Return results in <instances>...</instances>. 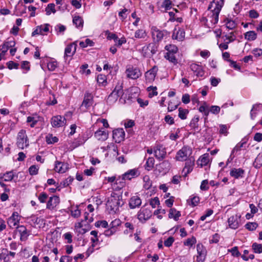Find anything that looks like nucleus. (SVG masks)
<instances>
[{
    "mask_svg": "<svg viewBox=\"0 0 262 262\" xmlns=\"http://www.w3.org/2000/svg\"><path fill=\"white\" fill-rule=\"evenodd\" d=\"M196 243V239L195 237L192 236L191 238H187L184 243V245L188 247H192Z\"/></svg>",
    "mask_w": 262,
    "mask_h": 262,
    "instance_id": "49",
    "label": "nucleus"
},
{
    "mask_svg": "<svg viewBox=\"0 0 262 262\" xmlns=\"http://www.w3.org/2000/svg\"><path fill=\"white\" fill-rule=\"evenodd\" d=\"M199 111L200 112L203 114L204 116L205 117V119H206L209 113V107L206 102H204L203 105L200 106Z\"/></svg>",
    "mask_w": 262,
    "mask_h": 262,
    "instance_id": "33",
    "label": "nucleus"
},
{
    "mask_svg": "<svg viewBox=\"0 0 262 262\" xmlns=\"http://www.w3.org/2000/svg\"><path fill=\"white\" fill-rule=\"evenodd\" d=\"M236 24L234 21L231 19H227V21L226 23V27L232 30L236 27Z\"/></svg>",
    "mask_w": 262,
    "mask_h": 262,
    "instance_id": "57",
    "label": "nucleus"
},
{
    "mask_svg": "<svg viewBox=\"0 0 262 262\" xmlns=\"http://www.w3.org/2000/svg\"><path fill=\"white\" fill-rule=\"evenodd\" d=\"M154 154L156 158L159 160L163 159L166 154L165 148L162 145H157L154 148Z\"/></svg>",
    "mask_w": 262,
    "mask_h": 262,
    "instance_id": "18",
    "label": "nucleus"
},
{
    "mask_svg": "<svg viewBox=\"0 0 262 262\" xmlns=\"http://www.w3.org/2000/svg\"><path fill=\"white\" fill-rule=\"evenodd\" d=\"M147 90L149 92L148 95L149 97H152L158 95V92L157 91V89L156 86H149Z\"/></svg>",
    "mask_w": 262,
    "mask_h": 262,
    "instance_id": "52",
    "label": "nucleus"
},
{
    "mask_svg": "<svg viewBox=\"0 0 262 262\" xmlns=\"http://www.w3.org/2000/svg\"><path fill=\"white\" fill-rule=\"evenodd\" d=\"M142 203L141 199L138 196H132L129 202V206L131 209H134L139 207Z\"/></svg>",
    "mask_w": 262,
    "mask_h": 262,
    "instance_id": "26",
    "label": "nucleus"
},
{
    "mask_svg": "<svg viewBox=\"0 0 262 262\" xmlns=\"http://www.w3.org/2000/svg\"><path fill=\"white\" fill-rule=\"evenodd\" d=\"M200 202V198L198 196L192 195L190 196L189 199L187 200L188 203L192 206H195Z\"/></svg>",
    "mask_w": 262,
    "mask_h": 262,
    "instance_id": "41",
    "label": "nucleus"
},
{
    "mask_svg": "<svg viewBox=\"0 0 262 262\" xmlns=\"http://www.w3.org/2000/svg\"><path fill=\"white\" fill-rule=\"evenodd\" d=\"M224 0H213L209 4L206 17V25L208 28L214 27L219 21V15L224 5Z\"/></svg>",
    "mask_w": 262,
    "mask_h": 262,
    "instance_id": "1",
    "label": "nucleus"
},
{
    "mask_svg": "<svg viewBox=\"0 0 262 262\" xmlns=\"http://www.w3.org/2000/svg\"><path fill=\"white\" fill-rule=\"evenodd\" d=\"M4 181L6 182L11 181L14 178V174L12 171H8L3 174Z\"/></svg>",
    "mask_w": 262,
    "mask_h": 262,
    "instance_id": "53",
    "label": "nucleus"
},
{
    "mask_svg": "<svg viewBox=\"0 0 262 262\" xmlns=\"http://www.w3.org/2000/svg\"><path fill=\"white\" fill-rule=\"evenodd\" d=\"M125 133L123 128L115 129L113 133V138L116 142L120 143L124 139Z\"/></svg>",
    "mask_w": 262,
    "mask_h": 262,
    "instance_id": "17",
    "label": "nucleus"
},
{
    "mask_svg": "<svg viewBox=\"0 0 262 262\" xmlns=\"http://www.w3.org/2000/svg\"><path fill=\"white\" fill-rule=\"evenodd\" d=\"M46 141L48 144H53L58 141L57 137L53 136L52 134L48 135L46 137Z\"/></svg>",
    "mask_w": 262,
    "mask_h": 262,
    "instance_id": "45",
    "label": "nucleus"
},
{
    "mask_svg": "<svg viewBox=\"0 0 262 262\" xmlns=\"http://www.w3.org/2000/svg\"><path fill=\"white\" fill-rule=\"evenodd\" d=\"M94 45V42L90 39H86L84 41H80L79 45L81 48H86L88 46L92 47Z\"/></svg>",
    "mask_w": 262,
    "mask_h": 262,
    "instance_id": "48",
    "label": "nucleus"
},
{
    "mask_svg": "<svg viewBox=\"0 0 262 262\" xmlns=\"http://www.w3.org/2000/svg\"><path fill=\"white\" fill-rule=\"evenodd\" d=\"M48 69L50 71H54L57 67V62L55 61H51L48 63Z\"/></svg>",
    "mask_w": 262,
    "mask_h": 262,
    "instance_id": "59",
    "label": "nucleus"
},
{
    "mask_svg": "<svg viewBox=\"0 0 262 262\" xmlns=\"http://www.w3.org/2000/svg\"><path fill=\"white\" fill-rule=\"evenodd\" d=\"M151 30L152 37L156 41H161L165 36L167 35V32L166 30H161L156 27H152Z\"/></svg>",
    "mask_w": 262,
    "mask_h": 262,
    "instance_id": "6",
    "label": "nucleus"
},
{
    "mask_svg": "<svg viewBox=\"0 0 262 262\" xmlns=\"http://www.w3.org/2000/svg\"><path fill=\"white\" fill-rule=\"evenodd\" d=\"M43 120L42 117L36 114H33L27 117V123L31 127H34L38 122H41Z\"/></svg>",
    "mask_w": 262,
    "mask_h": 262,
    "instance_id": "11",
    "label": "nucleus"
},
{
    "mask_svg": "<svg viewBox=\"0 0 262 262\" xmlns=\"http://www.w3.org/2000/svg\"><path fill=\"white\" fill-rule=\"evenodd\" d=\"M253 166L256 168H259L262 166V152L257 156L253 163Z\"/></svg>",
    "mask_w": 262,
    "mask_h": 262,
    "instance_id": "42",
    "label": "nucleus"
},
{
    "mask_svg": "<svg viewBox=\"0 0 262 262\" xmlns=\"http://www.w3.org/2000/svg\"><path fill=\"white\" fill-rule=\"evenodd\" d=\"M105 180L107 181L108 183H114V184H119V186H118V188L120 189L122 187H124L125 185L124 182L121 181L120 177L118 178H116L115 176H112V177H106Z\"/></svg>",
    "mask_w": 262,
    "mask_h": 262,
    "instance_id": "27",
    "label": "nucleus"
},
{
    "mask_svg": "<svg viewBox=\"0 0 262 262\" xmlns=\"http://www.w3.org/2000/svg\"><path fill=\"white\" fill-rule=\"evenodd\" d=\"M223 38H224V41H227V43H230L233 42L236 39V36L234 35L233 32H231L229 34H227L224 36H223Z\"/></svg>",
    "mask_w": 262,
    "mask_h": 262,
    "instance_id": "35",
    "label": "nucleus"
},
{
    "mask_svg": "<svg viewBox=\"0 0 262 262\" xmlns=\"http://www.w3.org/2000/svg\"><path fill=\"white\" fill-rule=\"evenodd\" d=\"M181 216V213L180 211H177L175 208H171L169 210V213L168 216L169 218H172L175 221H178L179 217Z\"/></svg>",
    "mask_w": 262,
    "mask_h": 262,
    "instance_id": "31",
    "label": "nucleus"
},
{
    "mask_svg": "<svg viewBox=\"0 0 262 262\" xmlns=\"http://www.w3.org/2000/svg\"><path fill=\"white\" fill-rule=\"evenodd\" d=\"M256 37L257 34L253 31H248L245 34V39L249 41L254 40Z\"/></svg>",
    "mask_w": 262,
    "mask_h": 262,
    "instance_id": "38",
    "label": "nucleus"
},
{
    "mask_svg": "<svg viewBox=\"0 0 262 262\" xmlns=\"http://www.w3.org/2000/svg\"><path fill=\"white\" fill-rule=\"evenodd\" d=\"M191 148L188 146H184L177 152L176 159L179 161H185L191 157Z\"/></svg>",
    "mask_w": 262,
    "mask_h": 262,
    "instance_id": "5",
    "label": "nucleus"
},
{
    "mask_svg": "<svg viewBox=\"0 0 262 262\" xmlns=\"http://www.w3.org/2000/svg\"><path fill=\"white\" fill-rule=\"evenodd\" d=\"M117 231L116 229H114L113 228L110 227L109 229L106 230L104 231V234L106 236L109 237L115 234Z\"/></svg>",
    "mask_w": 262,
    "mask_h": 262,
    "instance_id": "64",
    "label": "nucleus"
},
{
    "mask_svg": "<svg viewBox=\"0 0 262 262\" xmlns=\"http://www.w3.org/2000/svg\"><path fill=\"white\" fill-rule=\"evenodd\" d=\"M165 48L167 51V53L175 54L178 51L177 47L174 45H167Z\"/></svg>",
    "mask_w": 262,
    "mask_h": 262,
    "instance_id": "47",
    "label": "nucleus"
},
{
    "mask_svg": "<svg viewBox=\"0 0 262 262\" xmlns=\"http://www.w3.org/2000/svg\"><path fill=\"white\" fill-rule=\"evenodd\" d=\"M162 7L166 10H169L172 7V2L170 0H164L162 4Z\"/></svg>",
    "mask_w": 262,
    "mask_h": 262,
    "instance_id": "55",
    "label": "nucleus"
},
{
    "mask_svg": "<svg viewBox=\"0 0 262 262\" xmlns=\"http://www.w3.org/2000/svg\"><path fill=\"white\" fill-rule=\"evenodd\" d=\"M66 119L60 115L53 116L51 119V124L53 127L59 128L66 125Z\"/></svg>",
    "mask_w": 262,
    "mask_h": 262,
    "instance_id": "7",
    "label": "nucleus"
},
{
    "mask_svg": "<svg viewBox=\"0 0 262 262\" xmlns=\"http://www.w3.org/2000/svg\"><path fill=\"white\" fill-rule=\"evenodd\" d=\"M55 31L57 32V33H62L63 34L64 31L66 29V26L61 25L58 24L55 27Z\"/></svg>",
    "mask_w": 262,
    "mask_h": 262,
    "instance_id": "61",
    "label": "nucleus"
},
{
    "mask_svg": "<svg viewBox=\"0 0 262 262\" xmlns=\"http://www.w3.org/2000/svg\"><path fill=\"white\" fill-rule=\"evenodd\" d=\"M19 220L20 216L18 213L16 212H14L12 215L9 217L7 223L10 228H13L18 225Z\"/></svg>",
    "mask_w": 262,
    "mask_h": 262,
    "instance_id": "15",
    "label": "nucleus"
},
{
    "mask_svg": "<svg viewBox=\"0 0 262 262\" xmlns=\"http://www.w3.org/2000/svg\"><path fill=\"white\" fill-rule=\"evenodd\" d=\"M165 57L170 62L174 64L177 63V59H176L174 54L167 53L165 55Z\"/></svg>",
    "mask_w": 262,
    "mask_h": 262,
    "instance_id": "50",
    "label": "nucleus"
},
{
    "mask_svg": "<svg viewBox=\"0 0 262 262\" xmlns=\"http://www.w3.org/2000/svg\"><path fill=\"white\" fill-rule=\"evenodd\" d=\"M185 32L183 29L180 28H178V29H177L176 28L173 30L172 38L179 41H182L185 38Z\"/></svg>",
    "mask_w": 262,
    "mask_h": 262,
    "instance_id": "24",
    "label": "nucleus"
},
{
    "mask_svg": "<svg viewBox=\"0 0 262 262\" xmlns=\"http://www.w3.org/2000/svg\"><path fill=\"white\" fill-rule=\"evenodd\" d=\"M245 170L242 168H232L230 171V175L234 179L243 178L244 176Z\"/></svg>",
    "mask_w": 262,
    "mask_h": 262,
    "instance_id": "23",
    "label": "nucleus"
},
{
    "mask_svg": "<svg viewBox=\"0 0 262 262\" xmlns=\"http://www.w3.org/2000/svg\"><path fill=\"white\" fill-rule=\"evenodd\" d=\"M54 170L56 172L60 173L66 172L69 168L67 163L56 161L54 164Z\"/></svg>",
    "mask_w": 262,
    "mask_h": 262,
    "instance_id": "10",
    "label": "nucleus"
},
{
    "mask_svg": "<svg viewBox=\"0 0 262 262\" xmlns=\"http://www.w3.org/2000/svg\"><path fill=\"white\" fill-rule=\"evenodd\" d=\"M179 114L178 116L182 120L186 119L187 115L189 113V111L187 109H183L182 107L179 108Z\"/></svg>",
    "mask_w": 262,
    "mask_h": 262,
    "instance_id": "44",
    "label": "nucleus"
},
{
    "mask_svg": "<svg viewBox=\"0 0 262 262\" xmlns=\"http://www.w3.org/2000/svg\"><path fill=\"white\" fill-rule=\"evenodd\" d=\"M151 216V213L149 209L147 208L141 209L138 213V219L141 222H145Z\"/></svg>",
    "mask_w": 262,
    "mask_h": 262,
    "instance_id": "16",
    "label": "nucleus"
},
{
    "mask_svg": "<svg viewBox=\"0 0 262 262\" xmlns=\"http://www.w3.org/2000/svg\"><path fill=\"white\" fill-rule=\"evenodd\" d=\"M16 145L20 149H24L29 146V139L26 134V131L21 129L17 136Z\"/></svg>",
    "mask_w": 262,
    "mask_h": 262,
    "instance_id": "4",
    "label": "nucleus"
},
{
    "mask_svg": "<svg viewBox=\"0 0 262 262\" xmlns=\"http://www.w3.org/2000/svg\"><path fill=\"white\" fill-rule=\"evenodd\" d=\"M220 107L217 105H212L209 109V112L214 115L218 114L220 112Z\"/></svg>",
    "mask_w": 262,
    "mask_h": 262,
    "instance_id": "63",
    "label": "nucleus"
},
{
    "mask_svg": "<svg viewBox=\"0 0 262 262\" xmlns=\"http://www.w3.org/2000/svg\"><path fill=\"white\" fill-rule=\"evenodd\" d=\"M229 226L233 229H237L241 224V215L236 214L231 216L228 220Z\"/></svg>",
    "mask_w": 262,
    "mask_h": 262,
    "instance_id": "9",
    "label": "nucleus"
},
{
    "mask_svg": "<svg viewBox=\"0 0 262 262\" xmlns=\"http://www.w3.org/2000/svg\"><path fill=\"white\" fill-rule=\"evenodd\" d=\"M155 159L152 157L148 158L145 165V169L147 170H151L154 165Z\"/></svg>",
    "mask_w": 262,
    "mask_h": 262,
    "instance_id": "43",
    "label": "nucleus"
},
{
    "mask_svg": "<svg viewBox=\"0 0 262 262\" xmlns=\"http://www.w3.org/2000/svg\"><path fill=\"white\" fill-rule=\"evenodd\" d=\"M157 50L158 45L154 42L144 46L140 52L144 57L150 58L156 53Z\"/></svg>",
    "mask_w": 262,
    "mask_h": 262,
    "instance_id": "3",
    "label": "nucleus"
},
{
    "mask_svg": "<svg viewBox=\"0 0 262 262\" xmlns=\"http://www.w3.org/2000/svg\"><path fill=\"white\" fill-rule=\"evenodd\" d=\"M143 180L144 182L143 187L147 190L150 188L152 186V181L150 180L149 177L147 175L144 176Z\"/></svg>",
    "mask_w": 262,
    "mask_h": 262,
    "instance_id": "39",
    "label": "nucleus"
},
{
    "mask_svg": "<svg viewBox=\"0 0 262 262\" xmlns=\"http://www.w3.org/2000/svg\"><path fill=\"white\" fill-rule=\"evenodd\" d=\"M209 162V155L207 153L201 156L198 160V164L201 167L207 165Z\"/></svg>",
    "mask_w": 262,
    "mask_h": 262,
    "instance_id": "29",
    "label": "nucleus"
},
{
    "mask_svg": "<svg viewBox=\"0 0 262 262\" xmlns=\"http://www.w3.org/2000/svg\"><path fill=\"white\" fill-rule=\"evenodd\" d=\"M123 204L122 195L115 192H112L108 199L106 207L110 213L113 214L117 212L119 207L122 206Z\"/></svg>",
    "mask_w": 262,
    "mask_h": 262,
    "instance_id": "2",
    "label": "nucleus"
},
{
    "mask_svg": "<svg viewBox=\"0 0 262 262\" xmlns=\"http://www.w3.org/2000/svg\"><path fill=\"white\" fill-rule=\"evenodd\" d=\"M246 144V141H244V142L241 141V142H239L238 143H237L236 145V146L232 149L231 155H230V157L232 156V155H234V154L235 152H236L238 151L241 150L244 147V145Z\"/></svg>",
    "mask_w": 262,
    "mask_h": 262,
    "instance_id": "40",
    "label": "nucleus"
},
{
    "mask_svg": "<svg viewBox=\"0 0 262 262\" xmlns=\"http://www.w3.org/2000/svg\"><path fill=\"white\" fill-rule=\"evenodd\" d=\"M76 44L74 42L68 45L64 50V58L72 56L76 52Z\"/></svg>",
    "mask_w": 262,
    "mask_h": 262,
    "instance_id": "22",
    "label": "nucleus"
},
{
    "mask_svg": "<svg viewBox=\"0 0 262 262\" xmlns=\"http://www.w3.org/2000/svg\"><path fill=\"white\" fill-rule=\"evenodd\" d=\"M147 36L145 30L143 29H140L136 30L135 32V38L137 39H143Z\"/></svg>",
    "mask_w": 262,
    "mask_h": 262,
    "instance_id": "34",
    "label": "nucleus"
},
{
    "mask_svg": "<svg viewBox=\"0 0 262 262\" xmlns=\"http://www.w3.org/2000/svg\"><path fill=\"white\" fill-rule=\"evenodd\" d=\"M126 76L128 78L132 79H137L141 76L140 70L137 68L132 66L128 67L125 71Z\"/></svg>",
    "mask_w": 262,
    "mask_h": 262,
    "instance_id": "8",
    "label": "nucleus"
},
{
    "mask_svg": "<svg viewBox=\"0 0 262 262\" xmlns=\"http://www.w3.org/2000/svg\"><path fill=\"white\" fill-rule=\"evenodd\" d=\"M139 173L136 169H132L128 170L122 175L121 181L124 182L125 180H130L133 178L137 177Z\"/></svg>",
    "mask_w": 262,
    "mask_h": 262,
    "instance_id": "14",
    "label": "nucleus"
},
{
    "mask_svg": "<svg viewBox=\"0 0 262 262\" xmlns=\"http://www.w3.org/2000/svg\"><path fill=\"white\" fill-rule=\"evenodd\" d=\"M55 6V4L53 3L48 4L45 9L47 15H50L51 13H55L56 12Z\"/></svg>",
    "mask_w": 262,
    "mask_h": 262,
    "instance_id": "46",
    "label": "nucleus"
},
{
    "mask_svg": "<svg viewBox=\"0 0 262 262\" xmlns=\"http://www.w3.org/2000/svg\"><path fill=\"white\" fill-rule=\"evenodd\" d=\"M15 45V41L13 39L5 42L1 48L2 53L5 54L9 48L14 47Z\"/></svg>",
    "mask_w": 262,
    "mask_h": 262,
    "instance_id": "30",
    "label": "nucleus"
},
{
    "mask_svg": "<svg viewBox=\"0 0 262 262\" xmlns=\"http://www.w3.org/2000/svg\"><path fill=\"white\" fill-rule=\"evenodd\" d=\"M121 221L119 219H115L111 222L110 223L109 227L111 228H113V229H116L118 231V228L121 225Z\"/></svg>",
    "mask_w": 262,
    "mask_h": 262,
    "instance_id": "51",
    "label": "nucleus"
},
{
    "mask_svg": "<svg viewBox=\"0 0 262 262\" xmlns=\"http://www.w3.org/2000/svg\"><path fill=\"white\" fill-rule=\"evenodd\" d=\"M95 225L97 227H102L106 228L107 227H108V223L106 221L102 220V221H98L96 222L95 224Z\"/></svg>",
    "mask_w": 262,
    "mask_h": 262,
    "instance_id": "60",
    "label": "nucleus"
},
{
    "mask_svg": "<svg viewBox=\"0 0 262 262\" xmlns=\"http://www.w3.org/2000/svg\"><path fill=\"white\" fill-rule=\"evenodd\" d=\"M178 103H175L174 101L170 100L168 102V111L172 112L177 108L178 106Z\"/></svg>",
    "mask_w": 262,
    "mask_h": 262,
    "instance_id": "54",
    "label": "nucleus"
},
{
    "mask_svg": "<svg viewBox=\"0 0 262 262\" xmlns=\"http://www.w3.org/2000/svg\"><path fill=\"white\" fill-rule=\"evenodd\" d=\"M94 136L98 140L105 141L108 138V133L105 129L101 128L95 133Z\"/></svg>",
    "mask_w": 262,
    "mask_h": 262,
    "instance_id": "25",
    "label": "nucleus"
},
{
    "mask_svg": "<svg viewBox=\"0 0 262 262\" xmlns=\"http://www.w3.org/2000/svg\"><path fill=\"white\" fill-rule=\"evenodd\" d=\"M18 232L20 234V239L21 241L27 240L28 236L29 235V232L27 230L26 228L23 225L18 227Z\"/></svg>",
    "mask_w": 262,
    "mask_h": 262,
    "instance_id": "28",
    "label": "nucleus"
},
{
    "mask_svg": "<svg viewBox=\"0 0 262 262\" xmlns=\"http://www.w3.org/2000/svg\"><path fill=\"white\" fill-rule=\"evenodd\" d=\"M123 87L121 84H118L116 85L114 91L112 92V93L115 94V95L117 97H121L123 94Z\"/></svg>",
    "mask_w": 262,
    "mask_h": 262,
    "instance_id": "37",
    "label": "nucleus"
},
{
    "mask_svg": "<svg viewBox=\"0 0 262 262\" xmlns=\"http://www.w3.org/2000/svg\"><path fill=\"white\" fill-rule=\"evenodd\" d=\"M118 99V97L115 95V94L111 93L107 98V101L110 104H113Z\"/></svg>",
    "mask_w": 262,
    "mask_h": 262,
    "instance_id": "56",
    "label": "nucleus"
},
{
    "mask_svg": "<svg viewBox=\"0 0 262 262\" xmlns=\"http://www.w3.org/2000/svg\"><path fill=\"white\" fill-rule=\"evenodd\" d=\"M73 23L77 28L82 29L83 25V20L79 16H75L73 18Z\"/></svg>",
    "mask_w": 262,
    "mask_h": 262,
    "instance_id": "32",
    "label": "nucleus"
},
{
    "mask_svg": "<svg viewBox=\"0 0 262 262\" xmlns=\"http://www.w3.org/2000/svg\"><path fill=\"white\" fill-rule=\"evenodd\" d=\"M123 87L121 84H118L116 85L114 91L112 92V93L115 94V95L117 97H121L123 94Z\"/></svg>",
    "mask_w": 262,
    "mask_h": 262,
    "instance_id": "36",
    "label": "nucleus"
},
{
    "mask_svg": "<svg viewBox=\"0 0 262 262\" xmlns=\"http://www.w3.org/2000/svg\"><path fill=\"white\" fill-rule=\"evenodd\" d=\"M252 248L255 253H260L262 252V245L256 243L253 244Z\"/></svg>",
    "mask_w": 262,
    "mask_h": 262,
    "instance_id": "58",
    "label": "nucleus"
},
{
    "mask_svg": "<svg viewBox=\"0 0 262 262\" xmlns=\"http://www.w3.org/2000/svg\"><path fill=\"white\" fill-rule=\"evenodd\" d=\"M196 250L198 255H196V261L198 262H203L205 259L206 251L203 249V246L200 244L197 245Z\"/></svg>",
    "mask_w": 262,
    "mask_h": 262,
    "instance_id": "19",
    "label": "nucleus"
},
{
    "mask_svg": "<svg viewBox=\"0 0 262 262\" xmlns=\"http://www.w3.org/2000/svg\"><path fill=\"white\" fill-rule=\"evenodd\" d=\"M93 103V95L86 92L84 94V99L82 102L81 106H84L85 108L90 107Z\"/></svg>",
    "mask_w": 262,
    "mask_h": 262,
    "instance_id": "20",
    "label": "nucleus"
},
{
    "mask_svg": "<svg viewBox=\"0 0 262 262\" xmlns=\"http://www.w3.org/2000/svg\"><path fill=\"white\" fill-rule=\"evenodd\" d=\"M158 71V67L155 66L151 69L147 71L145 74L146 82H152L155 79Z\"/></svg>",
    "mask_w": 262,
    "mask_h": 262,
    "instance_id": "13",
    "label": "nucleus"
},
{
    "mask_svg": "<svg viewBox=\"0 0 262 262\" xmlns=\"http://www.w3.org/2000/svg\"><path fill=\"white\" fill-rule=\"evenodd\" d=\"M189 68L197 77H202L204 76L205 71L202 66L195 63H192L190 64Z\"/></svg>",
    "mask_w": 262,
    "mask_h": 262,
    "instance_id": "12",
    "label": "nucleus"
},
{
    "mask_svg": "<svg viewBox=\"0 0 262 262\" xmlns=\"http://www.w3.org/2000/svg\"><path fill=\"white\" fill-rule=\"evenodd\" d=\"M59 202L58 196L56 195L51 196L47 202V208L50 210L54 209L58 205Z\"/></svg>",
    "mask_w": 262,
    "mask_h": 262,
    "instance_id": "21",
    "label": "nucleus"
},
{
    "mask_svg": "<svg viewBox=\"0 0 262 262\" xmlns=\"http://www.w3.org/2000/svg\"><path fill=\"white\" fill-rule=\"evenodd\" d=\"M245 227L249 231H253L257 227V224L255 223L249 222L246 224Z\"/></svg>",
    "mask_w": 262,
    "mask_h": 262,
    "instance_id": "62",
    "label": "nucleus"
}]
</instances>
